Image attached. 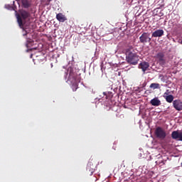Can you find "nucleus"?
Wrapping results in <instances>:
<instances>
[{"instance_id":"16","label":"nucleus","mask_w":182,"mask_h":182,"mask_svg":"<svg viewBox=\"0 0 182 182\" xmlns=\"http://www.w3.org/2000/svg\"><path fill=\"white\" fill-rule=\"evenodd\" d=\"M151 89H153L154 90L156 89H160V84L159 83H151L149 86Z\"/></svg>"},{"instance_id":"15","label":"nucleus","mask_w":182,"mask_h":182,"mask_svg":"<svg viewBox=\"0 0 182 182\" xmlns=\"http://www.w3.org/2000/svg\"><path fill=\"white\" fill-rule=\"evenodd\" d=\"M21 4L23 8H29V6H31V4H29V1L28 0H22Z\"/></svg>"},{"instance_id":"20","label":"nucleus","mask_w":182,"mask_h":182,"mask_svg":"<svg viewBox=\"0 0 182 182\" xmlns=\"http://www.w3.org/2000/svg\"><path fill=\"white\" fill-rule=\"evenodd\" d=\"M28 35V32L25 31V33L23 34V36H26Z\"/></svg>"},{"instance_id":"4","label":"nucleus","mask_w":182,"mask_h":182,"mask_svg":"<svg viewBox=\"0 0 182 182\" xmlns=\"http://www.w3.org/2000/svg\"><path fill=\"white\" fill-rule=\"evenodd\" d=\"M68 80H70L71 83H73V85H77L80 82V80H77V74L72 68L69 70Z\"/></svg>"},{"instance_id":"12","label":"nucleus","mask_w":182,"mask_h":182,"mask_svg":"<svg viewBox=\"0 0 182 182\" xmlns=\"http://www.w3.org/2000/svg\"><path fill=\"white\" fill-rule=\"evenodd\" d=\"M150 104L151 106H160L161 105V101L159 100V97H154L150 101Z\"/></svg>"},{"instance_id":"14","label":"nucleus","mask_w":182,"mask_h":182,"mask_svg":"<svg viewBox=\"0 0 182 182\" xmlns=\"http://www.w3.org/2000/svg\"><path fill=\"white\" fill-rule=\"evenodd\" d=\"M165 100L168 103H172L174 100V96H173V95H169L167 97H165Z\"/></svg>"},{"instance_id":"8","label":"nucleus","mask_w":182,"mask_h":182,"mask_svg":"<svg viewBox=\"0 0 182 182\" xmlns=\"http://www.w3.org/2000/svg\"><path fill=\"white\" fill-rule=\"evenodd\" d=\"M96 170V165L93 164V162L90 161L87 166V171H88L89 176H93Z\"/></svg>"},{"instance_id":"5","label":"nucleus","mask_w":182,"mask_h":182,"mask_svg":"<svg viewBox=\"0 0 182 182\" xmlns=\"http://www.w3.org/2000/svg\"><path fill=\"white\" fill-rule=\"evenodd\" d=\"M161 66L166 65V55L163 52H159L154 57Z\"/></svg>"},{"instance_id":"2","label":"nucleus","mask_w":182,"mask_h":182,"mask_svg":"<svg viewBox=\"0 0 182 182\" xmlns=\"http://www.w3.org/2000/svg\"><path fill=\"white\" fill-rule=\"evenodd\" d=\"M31 14H29V12L25 10H21L20 11V15H17V21L20 28H23V26L25 25V20L28 19V18H29Z\"/></svg>"},{"instance_id":"10","label":"nucleus","mask_w":182,"mask_h":182,"mask_svg":"<svg viewBox=\"0 0 182 182\" xmlns=\"http://www.w3.org/2000/svg\"><path fill=\"white\" fill-rule=\"evenodd\" d=\"M150 68V64L149 62L144 61L139 64V69H141L144 73Z\"/></svg>"},{"instance_id":"7","label":"nucleus","mask_w":182,"mask_h":182,"mask_svg":"<svg viewBox=\"0 0 182 182\" xmlns=\"http://www.w3.org/2000/svg\"><path fill=\"white\" fill-rule=\"evenodd\" d=\"M171 138L173 139V140L182 141V130L172 132Z\"/></svg>"},{"instance_id":"3","label":"nucleus","mask_w":182,"mask_h":182,"mask_svg":"<svg viewBox=\"0 0 182 182\" xmlns=\"http://www.w3.org/2000/svg\"><path fill=\"white\" fill-rule=\"evenodd\" d=\"M154 134L156 139H159L160 140H164L167 136V134L166 133V130L161 128V127H158L156 128Z\"/></svg>"},{"instance_id":"18","label":"nucleus","mask_w":182,"mask_h":182,"mask_svg":"<svg viewBox=\"0 0 182 182\" xmlns=\"http://www.w3.org/2000/svg\"><path fill=\"white\" fill-rule=\"evenodd\" d=\"M168 93L165 92V93H164L163 97H164V99H166V97H168Z\"/></svg>"},{"instance_id":"13","label":"nucleus","mask_w":182,"mask_h":182,"mask_svg":"<svg viewBox=\"0 0 182 182\" xmlns=\"http://www.w3.org/2000/svg\"><path fill=\"white\" fill-rule=\"evenodd\" d=\"M56 19L58 20L59 22H65L68 18H66V16H65L63 14L59 13L56 15Z\"/></svg>"},{"instance_id":"1","label":"nucleus","mask_w":182,"mask_h":182,"mask_svg":"<svg viewBox=\"0 0 182 182\" xmlns=\"http://www.w3.org/2000/svg\"><path fill=\"white\" fill-rule=\"evenodd\" d=\"M126 60L127 63H129V65H137V63H139V60H140V58L136 53L127 51Z\"/></svg>"},{"instance_id":"11","label":"nucleus","mask_w":182,"mask_h":182,"mask_svg":"<svg viewBox=\"0 0 182 182\" xmlns=\"http://www.w3.org/2000/svg\"><path fill=\"white\" fill-rule=\"evenodd\" d=\"M164 35V31L163 29H159L152 33V38H161Z\"/></svg>"},{"instance_id":"19","label":"nucleus","mask_w":182,"mask_h":182,"mask_svg":"<svg viewBox=\"0 0 182 182\" xmlns=\"http://www.w3.org/2000/svg\"><path fill=\"white\" fill-rule=\"evenodd\" d=\"M104 96H105V99H108L107 92H103Z\"/></svg>"},{"instance_id":"17","label":"nucleus","mask_w":182,"mask_h":182,"mask_svg":"<svg viewBox=\"0 0 182 182\" xmlns=\"http://www.w3.org/2000/svg\"><path fill=\"white\" fill-rule=\"evenodd\" d=\"M68 78V71H65L64 73V79H67Z\"/></svg>"},{"instance_id":"9","label":"nucleus","mask_w":182,"mask_h":182,"mask_svg":"<svg viewBox=\"0 0 182 182\" xmlns=\"http://www.w3.org/2000/svg\"><path fill=\"white\" fill-rule=\"evenodd\" d=\"M173 106L178 112H181L182 110V102L180 100H175L173 102Z\"/></svg>"},{"instance_id":"6","label":"nucleus","mask_w":182,"mask_h":182,"mask_svg":"<svg viewBox=\"0 0 182 182\" xmlns=\"http://www.w3.org/2000/svg\"><path fill=\"white\" fill-rule=\"evenodd\" d=\"M139 42L141 43H149L151 42V38H150V33H143L141 36L139 37Z\"/></svg>"}]
</instances>
